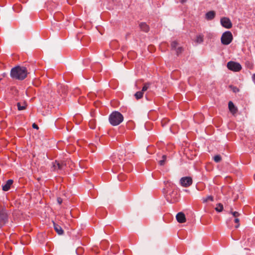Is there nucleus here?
Listing matches in <instances>:
<instances>
[{
    "label": "nucleus",
    "instance_id": "1",
    "mask_svg": "<svg viewBox=\"0 0 255 255\" xmlns=\"http://www.w3.org/2000/svg\"><path fill=\"white\" fill-rule=\"evenodd\" d=\"M27 75V70L25 67L16 66L11 69L10 76L13 79L22 80Z\"/></svg>",
    "mask_w": 255,
    "mask_h": 255
},
{
    "label": "nucleus",
    "instance_id": "2",
    "mask_svg": "<svg viewBox=\"0 0 255 255\" xmlns=\"http://www.w3.org/2000/svg\"><path fill=\"white\" fill-rule=\"evenodd\" d=\"M163 192L165 194L166 200L168 202L173 203L176 202L179 198V194L178 193V190L176 188L169 191L168 190H166L165 188H163Z\"/></svg>",
    "mask_w": 255,
    "mask_h": 255
},
{
    "label": "nucleus",
    "instance_id": "3",
    "mask_svg": "<svg viewBox=\"0 0 255 255\" xmlns=\"http://www.w3.org/2000/svg\"><path fill=\"white\" fill-rule=\"evenodd\" d=\"M110 123L113 126L120 125L124 120V117L121 113L115 111L112 112L109 116Z\"/></svg>",
    "mask_w": 255,
    "mask_h": 255
},
{
    "label": "nucleus",
    "instance_id": "4",
    "mask_svg": "<svg viewBox=\"0 0 255 255\" xmlns=\"http://www.w3.org/2000/svg\"><path fill=\"white\" fill-rule=\"evenodd\" d=\"M70 162H71L69 160L63 161L56 160L52 162V170L58 172H61L67 170V165L69 164Z\"/></svg>",
    "mask_w": 255,
    "mask_h": 255
},
{
    "label": "nucleus",
    "instance_id": "5",
    "mask_svg": "<svg viewBox=\"0 0 255 255\" xmlns=\"http://www.w3.org/2000/svg\"><path fill=\"white\" fill-rule=\"evenodd\" d=\"M8 214L4 208H0V226L2 227L8 222Z\"/></svg>",
    "mask_w": 255,
    "mask_h": 255
},
{
    "label": "nucleus",
    "instance_id": "6",
    "mask_svg": "<svg viewBox=\"0 0 255 255\" xmlns=\"http://www.w3.org/2000/svg\"><path fill=\"white\" fill-rule=\"evenodd\" d=\"M233 38L232 33L229 31H226L221 36V42L224 45H228L232 41Z\"/></svg>",
    "mask_w": 255,
    "mask_h": 255
},
{
    "label": "nucleus",
    "instance_id": "7",
    "mask_svg": "<svg viewBox=\"0 0 255 255\" xmlns=\"http://www.w3.org/2000/svg\"><path fill=\"white\" fill-rule=\"evenodd\" d=\"M227 68L234 72H239L242 69L241 65L237 62L230 61L227 63Z\"/></svg>",
    "mask_w": 255,
    "mask_h": 255
},
{
    "label": "nucleus",
    "instance_id": "8",
    "mask_svg": "<svg viewBox=\"0 0 255 255\" xmlns=\"http://www.w3.org/2000/svg\"><path fill=\"white\" fill-rule=\"evenodd\" d=\"M180 182L183 187H187L192 184L193 181L191 177L186 176L181 178Z\"/></svg>",
    "mask_w": 255,
    "mask_h": 255
},
{
    "label": "nucleus",
    "instance_id": "9",
    "mask_svg": "<svg viewBox=\"0 0 255 255\" xmlns=\"http://www.w3.org/2000/svg\"><path fill=\"white\" fill-rule=\"evenodd\" d=\"M221 23L222 26L226 28L230 29L232 27V23L231 20L226 17H222L221 19Z\"/></svg>",
    "mask_w": 255,
    "mask_h": 255
},
{
    "label": "nucleus",
    "instance_id": "10",
    "mask_svg": "<svg viewBox=\"0 0 255 255\" xmlns=\"http://www.w3.org/2000/svg\"><path fill=\"white\" fill-rule=\"evenodd\" d=\"M165 185V188L166 190H168L169 191L176 188V186L174 184L169 181H165L164 182Z\"/></svg>",
    "mask_w": 255,
    "mask_h": 255
},
{
    "label": "nucleus",
    "instance_id": "11",
    "mask_svg": "<svg viewBox=\"0 0 255 255\" xmlns=\"http://www.w3.org/2000/svg\"><path fill=\"white\" fill-rule=\"evenodd\" d=\"M176 217L177 221L180 223H185L186 221L185 214L182 212L178 213Z\"/></svg>",
    "mask_w": 255,
    "mask_h": 255
},
{
    "label": "nucleus",
    "instance_id": "12",
    "mask_svg": "<svg viewBox=\"0 0 255 255\" xmlns=\"http://www.w3.org/2000/svg\"><path fill=\"white\" fill-rule=\"evenodd\" d=\"M216 15V12L213 10L207 12L205 14V18L207 20H211L213 19Z\"/></svg>",
    "mask_w": 255,
    "mask_h": 255
},
{
    "label": "nucleus",
    "instance_id": "13",
    "mask_svg": "<svg viewBox=\"0 0 255 255\" xmlns=\"http://www.w3.org/2000/svg\"><path fill=\"white\" fill-rule=\"evenodd\" d=\"M13 182V181L12 179L8 180L6 181V183L2 186V190L4 191H7L9 190Z\"/></svg>",
    "mask_w": 255,
    "mask_h": 255
},
{
    "label": "nucleus",
    "instance_id": "14",
    "mask_svg": "<svg viewBox=\"0 0 255 255\" xmlns=\"http://www.w3.org/2000/svg\"><path fill=\"white\" fill-rule=\"evenodd\" d=\"M228 107L230 111L233 114H235L237 112V109L234 105L233 103L231 101H230L228 104Z\"/></svg>",
    "mask_w": 255,
    "mask_h": 255
},
{
    "label": "nucleus",
    "instance_id": "15",
    "mask_svg": "<svg viewBox=\"0 0 255 255\" xmlns=\"http://www.w3.org/2000/svg\"><path fill=\"white\" fill-rule=\"evenodd\" d=\"M139 27H140L141 30H142V31H143L144 32H147L149 31V27L148 25L144 22H141L139 24Z\"/></svg>",
    "mask_w": 255,
    "mask_h": 255
},
{
    "label": "nucleus",
    "instance_id": "16",
    "mask_svg": "<svg viewBox=\"0 0 255 255\" xmlns=\"http://www.w3.org/2000/svg\"><path fill=\"white\" fill-rule=\"evenodd\" d=\"M54 228L55 230V231L59 234V235H62L63 234V230H62V228L58 225L54 223Z\"/></svg>",
    "mask_w": 255,
    "mask_h": 255
},
{
    "label": "nucleus",
    "instance_id": "17",
    "mask_svg": "<svg viewBox=\"0 0 255 255\" xmlns=\"http://www.w3.org/2000/svg\"><path fill=\"white\" fill-rule=\"evenodd\" d=\"M204 36L202 34H199L197 35L195 41L198 43H201L203 42Z\"/></svg>",
    "mask_w": 255,
    "mask_h": 255
},
{
    "label": "nucleus",
    "instance_id": "18",
    "mask_svg": "<svg viewBox=\"0 0 255 255\" xmlns=\"http://www.w3.org/2000/svg\"><path fill=\"white\" fill-rule=\"evenodd\" d=\"M143 93L141 91H138L134 94V97L136 100L140 99L143 97Z\"/></svg>",
    "mask_w": 255,
    "mask_h": 255
},
{
    "label": "nucleus",
    "instance_id": "19",
    "mask_svg": "<svg viewBox=\"0 0 255 255\" xmlns=\"http://www.w3.org/2000/svg\"><path fill=\"white\" fill-rule=\"evenodd\" d=\"M89 125L91 129H95L96 128V122L95 120L93 119L90 121Z\"/></svg>",
    "mask_w": 255,
    "mask_h": 255
},
{
    "label": "nucleus",
    "instance_id": "20",
    "mask_svg": "<svg viewBox=\"0 0 255 255\" xmlns=\"http://www.w3.org/2000/svg\"><path fill=\"white\" fill-rule=\"evenodd\" d=\"M150 85V84L149 83H144L141 91L144 93V92L147 91V90L149 88Z\"/></svg>",
    "mask_w": 255,
    "mask_h": 255
},
{
    "label": "nucleus",
    "instance_id": "21",
    "mask_svg": "<svg viewBox=\"0 0 255 255\" xmlns=\"http://www.w3.org/2000/svg\"><path fill=\"white\" fill-rule=\"evenodd\" d=\"M111 159L115 163H118L119 160H121V159L118 158L116 154H114L111 156Z\"/></svg>",
    "mask_w": 255,
    "mask_h": 255
},
{
    "label": "nucleus",
    "instance_id": "22",
    "mask_svg": "<svg viewBox=\"0 0 255 255\" xmlns=\"http://www.w3.org/2000/svg\"><path fill=\"white\" fill-rule=\"evenodd\" d=\"M166 160V155H163L162 156V159L159 161V164L161 166L164 165L165 164Z\"/></svg>",
    "mask_w": 255,
    "mask_h": 255
},
{
    "label": "nucleus",
    "instance_id": "23",
    "mask_svg": "<svg viewBox=\"0 0 255 255\" xmlns=\"http://www.w3.org/2000/svg\"><path fill=\"white\" fill-rule=\"evenodd\" d=\"M216 211L220 212L223 210V206L222 204L219 203L217 205V207L215 208Z\"/></svg>",
    "mask_w": 255,
    "mask_h": 255
},
{
    "label": "nucleus",
    "instance_id": "24",
    "mask_svg": "<svg viewBox=\"0 0 255 255\" xmlns=\"http://www.w3.org/2000/svg\"><path fill=\"white\" fill-rule=\"evenodd\" d=\"M126 175L122 173L119 174V175H118V179L120 181H124L126 180Z\"/></svg>",
    "mask_w": 255,
    "mask_h": 255
},
{
    "label": "nucleus",
    "instance_id": "25",
    "mask_svg": "<svg viewBox=\"0 0 255 255\" xmlns=\"http://www.w3.org/2000/svg\"><path fill=\"white\" fill-rule=\"evenodd\" d=\"M17 109L19 111L23 110L26 108V105L25 104L21 106L20 103L17 104Z\"/></svg>",
    "mask_w": 255,
    "mask_h": 255
},
{
    "label": "nucleus",
    "instance_id": "26",
    "mask_svg": "<svg viewBox=\"0 0 255 255\" xmlns=\"http://www.w3.org/2000/svg\"><path fill=\"white\" fill-rule=\"evenodd\" d=\"M222 160V157L220 155H216L214 157V160L215 162L218 163Z\"/></svg>",
    "mask_w": 255,
    "mask_h": 255
},
{
    "label": "nucleus",
    "instance_id": "27",
    "mask_svg": "<svg viewBox=\"0 0 255 255\" xmlns=\"http://www.w3.org/2000/svg\"><path fill=\"white\" fill-rule=\"evenodd\" d=\"M178 43L176 41H173L171 43V46L172 49L175 50L176 49V47L177 46Z\"/></svg>",
    "mask_w": 255,
    "mask_h": 255
},
{
    "label": "nucleus",
    "instance_id": "28",
    "mask_svg": "<svg viewBox=\"0 0 255 255\" xmlns=\"http://www.w3.org/2000/svg\"><path fill=\"white\" fill-rule=\"evenodd\" d=\"M203 202H207L209 201H213V197L212 196H208L206 198L203 199Z\"/></svg>",
    "mask_w": 255,
    "mask_h": 255
},
{
    "label": "nucleus",
    "instance_id": "29",
    "mask_svg": "<svg viewBox=\"0 0 255 255\" xmlns=\"http://www.w3.org/2000/svg\"><path fill=\"white\" fill-rule=\"evenodd\" d=\"M175 50H176V54L177 55H178L180 53H181L183 50V48L182 47H179Z\"/></svg>",
    "mask_w": 255,
    "mask_h": 255
},
{
    "label": "nucleus",
    "instance_id": "30",
    "mask_svg": "<svg viewBox=\"0 0 255 255\" xmlns=\"http://www.w3.org/2000/svg\"><path fill=\"white\" fill-rule=\"evenodd\" d=\"M231 213H232V214L233 215V216L236 218H238L240 214L238 212H236V211H231Z\"/></svg>",
    "mask_w": 255,
    "mask_h": 255
},
{
    "label": "nucleus",
    "instance_id": "31",
    "mask_svg": "<svg viewBox=\"0 0 255 255\" xmlns=\"http://www.w3.org/2000/svg\"><path fill=\"white\" fill-rule=\"evenodd\" d=\"M128 166H131V165L129 164H127L124 165L123 166L124 170L127 172L130 171V170H128L127 169V167Z\"/></svg>",
    "mask_w": 255,
    "mask_h": 255
},
{
    "label": "nucleus",
    "instance_id": "32",
    "mask_svg": "<svg viewBox=\"0 0 255 255\" xmlns=\"http://www.w3.org/2000/svg\"><path fill=\"white\" fill-rule=\"evenodd\" d=\"M234 222H235L236 223H237V225L235 226V227H236V228H238V227H239V225H240V224H239L240 220H239V218H236L235 219V220H234Z\"/></svg>",
    "mask_w": 255,
    "mask_h": 255
},
{
    "label": "nucleus",
    "instance_id": "33",
    "mask_svg": "<svg viewBox=\"0 0 255 255\" xmlns=\"http://www.w3.org/2000/svg\"><path fill=\"white\" fill-rule=\"evenodd\" d=\"M246 65H247V66L250 68V69H252L253 67V65L252 64L250 63L249 62H246Z\"/></svg>",
    "mask_w": 255,
    "mask_h": 255
},
{
    "label": "nucleus",
    "instance_id": "34",
    "mask_svg": "<svg viewBox=\"0 0 255 255\" xmlns=\"http://www.w3.org/2000/svg\"><path fill=\"white\" fill-rule=\"evenodd\" d=\"M32 128L35 129H38L39 128L38 126L35 123L32 124Z\"/></svg>",
    "mask_w": 255,
    "mask_h": 255
},
{
    "label": "nucleus",
    "instance_id": "35",
    "mask_svg": "<svg viewBox=\"0 0 255 255\" xmlns=\"http://www.w3.org/2000/svg\"><path fill=\"white\" fill-rule=\"evenodd\" d=\"M57 202L59 204H61L62 202V198L59 197L57 198Z\"/></svg>",
    "mask_w": 255,
    "mask_h": 255
},
{
    "label": "nucleus",
    "instance_id": "36",
    "mask_svg": "<svg viewBox=\"0 0 255 255\" xmlns=\"http://www.w3.org/2000/svg\"><path fill=\"white\" fill-rule=\"evenodd\" d=\"M253 81L255 83V73L252 76Z\"/></svg>",
    "mask_w": 255,
    "mask_h": 255
},
{
    "label": "nucleus",
    "instance_id": "37",
    "mask_svg": "<svg viewBox=\"0 0 255 255\" xmlns=\"http://www.w3.org/2000/svg\"><path fill=\"white\" fill-rule=\"evenodd\" d=\"M187 0H181V2L183 3L185 2Z\"/></svg>",
    "mask_w": 255,
    "mask_h": 255
},
{
    "label": "nucleus",
    "instance_id": "38",
    "mask_svg": "<svg viewBox=\"0 0 255 255\" xmlns=\"http://www.w3.org/2000/svg\"><path fill=\"white\" fill-rule=\"evenodd\" d=\"M1 227L0 226V228H1Z\"/></svg>",
    "mask_w": 255,
    "mask_h": 255
}]
</instances>
